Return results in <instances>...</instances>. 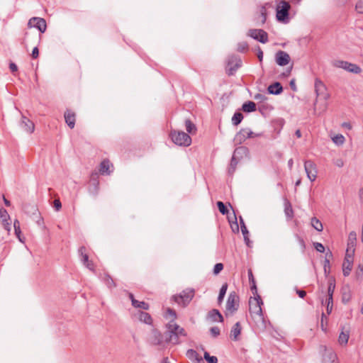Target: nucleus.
<instances>
[{
	"mask_svg": "<svg viewBox=\"0 0 363 363\" xmlns=\"http://www.w3.org/2000/svg\"><path fill=\"white\" fill-rule=\"evenodd\" d=\"M167 337H166V340L172 344H178L179 342V338L186 336L184 328L177 325L174 320L169 321L167 325Z\"/></svg>",
	"mask_w": 363,
	"mask_h": 363,
	"instance_id": "f257e3e1",
	"label": "nucleus"
},
{
	"mask_svg": "<svg viewBox=\"0 0 363 363\" xmlns=\"http://www.w3.org/2000/svg\"><path fill=\"white\" fill-rule=\"evenodd\" d=\"M331 64L336 68H340L353 74H360L362 71L359 65L342 60H334Z\"/></svg>",
	"mask_w": 363,
	"mask_h": 363,
	"instance_id": "f03ea898",
	"label": "nucleus"
},
{
	"mask_svg": "<svg viewBox=\"0 0 363 363\" xmlns=\"http://www.w3.org/2000/svg\"><path fill=\"white\" fill-rule=\"evenodd\" d=\"M240 298L235 291H232L229 294L228 297L226 306H225V315H231L234 314L239 308Z\"/></svg>",
	"mask_w": 363,
	"mask_h": 363,
	"instance_id": "7ed1b4c3",
	"label": "nucleus"
},
{
	"mask_svg": "<svg viewBox=\"0 0 363 363\" xmlns=\"http://www.w3.org/2000/svg\"><path fill=\"white\" fill-rule=\"evenodd\" d=\"M170 136L173 143L177 145L188 147L191 143V137L183 131H172Z\"/></svg>",
	"mask_w": 363,
	"mask_h": 363,
	"instance_id": "20e7f679",
	"label": "nucleus"
},
{
	"mask_svg": "<svg viewBox=\"0 0 363 363\" xmlns=\"http://www.w3.org/2000/svg\"><path fill=\"white\" fill-rule=\"evenodd\" d=\"M263 302L259 296L249 301V311L252 316H257L260 320L263 319L262 305Z\"/></svg>",
	"mask_w": 363,
	"mask_h": 363,
	"instance_id": "39448f33",
	"label": "nucleus"
},
{
	"mask_svg": "<svg viewBox=\"0 0 363 363\" xmlns=\"http://www.w3.org/2000/svg\"><path fill=\"white\" fill-rule=\"evenodd\" d=\"M291 9V6L289 2L286 1H281L277 6V18L279 21L283 23H288L289 11Z\"/></svg>",
	"mask_w": 363,
	"mask_h": 363,
	"instance_id": "423d86ee",
	"label": "nucleus"
},
{
	"mask_svg": "<svg viewBox=\"0 0 363 363\" xmlns=\"http://www.w3.org/2000/svg\"><path fill=\"white\" fill-rule=\"evenodd\" d=\"M194 296V289H186L183 291L181 294L173 296V298L179 305L186 306L191 301Z\"/></svg>",
	"mask_w": 363,
	"mask_h": 363,
	"instance_id": "0eeeda50",
	"label": "nucleus"
},
{
	"mask_svg": "<svg viewBox=\"0 0 363 363\" xmlns=\"http://www.w3.org/2000/svg\"><path fill=\"white\" fill-rule=\"evenodd\" d=\"M354 252V250H350L349 247L347 249L345 257L342 264V272L345 277H347L352 270Z\"/></svg>",
	"mask_w": 363,
	"mask_h": 363,
	"instance_id": "6e6552de",
	"label": "nucleus"
},
{
	"mask_svg": "<svg viewBox=\"0 0 363 363\" xmlns=\"http://www.w3.org/2000/svg\"><path fill=\"white\" fill-rule=\"evenodd\" d=\"M304 169L307 174V177L311 182H314L317 178V167L311 160H306L304 162Z\"/></svg>",
	"mask_w": 363,
	"mask_h": 363,
	"instance_id": "1a4fd4ad",
	"label": "nucleus"
},
{
	"mask_svg": "<svg viewBox=\"0 0 363 363\" xmlns=\"http://www.w3.org/2000/svg\"><path fill=\"white\" fill-rule=\"evenodd\" d=\"M315 91L316 94L317 98H321L326 101L329 99V94L326 91V86L318 79H316L315 81Z\"/></svg>",
	"mask_w": 363,
	"mask_h": 363,
	"instance_id": "9d476101",
	"label": "nucleus"
},
{
	"mask_svg": "<svg viewBox=\"0 0 363 363\" xmlns=\"http://www.w3.org/2000/svg\"><path fill=\"white\" fill-rule=\"evenodd\" d=\"M249 35L250 37L262 43H266L268 42V34L262 29H251L249 31Z\"/></svg>",
	"mask_w": 363,
	"mask_h": 363,
	"instance_id": "9b49d317",
	"label": "nucleus"
},
{
	"mask_svg": "<svg viewBox=\"0 0 363 363\" xmlns=\"http://www.w3.org/2000/svg\"><path fill=\"white\" fill-rule=\"evenodd\" d=\"M28 25L29 27H35L38 28L40 33H44L47 28L46 21L45 19L38 17H33L30 18Z\"/></svg>",
	"mask_w": 363,
	"mask_h": 363,
	"instance_id": "f8f14e48",
	"label": "nucleus"
},
{
	"mask_svg": "<svg viewBox=\"0 0 363 363\" xmlns=\"http://www.w3.org/2000/svg\"><path fill=\"white\" fill-rule=\"evenodd\" d=\"M275 60L279 66H285L289 63L291 57L287 52L279 50L275 55Z\"/></svg>",
	"mask_w": 363,
	"mask_h": 363,
	"instance_id": "ddd939ff",
	"label": "nucleus"
},
{
	"mask_svg": "<svg viewBox=\"0 0 363 363\" xmlns=\"http://www.w3.org/2000/svg\"><path fill=\"white\" fill-rule=\"evenodd\" d=\"M21 128L28 133H32L35 130L34 123L26 116H22L20 122Z\"/></svg>",
	"mask_w": 363,
	"mask_h": 363,
	"instance_id": "4468645a",
	"label": "nucleus"
},
{
	"mask_svg": "<svg viewBox=\"0 0 363 363\" xmlns=\"http://www.w3.org/2000/svg\"><path fill=\"white\" fill-rule=\"evenodd\" d=\"M336 353L333 350H325L323 363H338Z\"/></svg>",
	"mask_w": 363,
	"mask_h": 363,
	"instance_id": "2eb2a0df",
	"label": "nucleus"
},
{
	"mask_svg": "<svg viewBox=\"0 0 363 363\" xmlns=\"http://www.w3.org/2000/svg\"><path fill=\"white\" fill-rule=\"evenodd\" d=\"M235 63L234 66L230 67L228 69V74L231 75L241 67L242 61L240 58L237 57H232L228 60V66H230L232 64Z\"/></svg>",
	"mask_w": 363,
	"mask_h": 363,
	"instance_id": "dca6fc26",
	"label": "nucleus"
},
{
	"mask_svg": "<svg viewBox=\"0 0 363 363\" xmlns=\"http://www.w3.org/2000/svg\"><path fill=\"white\" fill-rule=\"evenodd\" d=\"M95 176H97L96 173L92 174L91 181L89 189V193L94 196L97 195L99 190V182L97 179L94 178Z\"/></svg>",
	"mask_w": 363,
	"mask_h": 363,
	"instance_id": "f3484780",
	"label": "nucleus"
},
{
	"mask_svg": "<svg viewBox=\"0 0 363 363\" xmlns=\"http://www.w3.org/2000/svg\"><path fill=\"white\" fill-rule=\"evenodd\" d=\"M111 168H113L112 164L108 160H103L100 164L99 172L101 174H110L112 172Z\"/></svg>",
	"mask_w": 363,
	"mask_h": 363,
	"instance_id": "a211bd4d",
	"label": "nucleus"
},
{
	"mask_svg": "<svg viewBox=\"0 0 363 363\" xmlns=\"http://www.w3.org/2000/svg\"><path fill=\"white\" fill-rule=\"evenodd\" d=\"M267 91L270 94L278 95L283 91V87L279 82H274L268 86Z\"/></svg>",
	"mask_w": 363,
	"mask_h": 363,
	"instance_id": "6ab92c4d",
	"label": "nucleus"
},
{
	"mask_svg": "<svg viewBox=\"0 0 363 363\" xmlns=\"http://www.w3.org/2000/svg\"><path fill=\"white\" fill-rule=\"evenodd\" d=\"M65 119L67 125L70 128H74L75 125V114L71 111L67 110L65 113Z\"/></svg>",
	"mask_w": 363,
	"mask_h": 363,
	"instance_id": "aec40b11",
	"label": "nucleus"
},
{
	"mask_svg": "<svg viewBox=\"0 0 363 363\" xmlns=\"http://www.w3.org/2000/svg\"><path fill=\"white\" fill-rule=\"evenodd\" d=\"M241 330H242V327H241L240 323L239 322H237L233 325V327L232 328L231 331H230V337L233 340L236 341L238 340V336L241 333Z\"/></svg>",
	"mask_w": 363,
	"mask_h": 363,
	"instance_id": "412c9836",
	"label": "nucleus"
},
{
	"mask_svg": "<svg viewBox=\"0 0 363 363\" xmlns=\"http://www.w3.org/2000/svg\"><path fill=\"white\" fill-rule=\"evenodd\" d=\"M248 128H242L235 135V140L240 144L247 139Z\"/></svg>",
	"mask_w": 363,
	"mask_h": 363,
	"instance_id": "4be33fe9",
	"label": "nucleus"
},
{
	"mask_svg": "<svg viewBox=\"0 0 363 363\" xmlns=\"http://www.w3.org/2000/svg\"><path fill=\"white\" fill-rule=\"evenodd\" d=\"M0 216L2 221V225H4V228L7 231H10V224L9 223V216L6 210H1L0 211Z\"/></svg>",
	"mask_w": 363,
	"mask_h": 363,
	"instance_id": "5701e85b",
	"label": "nucleus"
},
{
	"mask_svg": "<svg viewBox=\"0 0 363 363\" xmlns=\"http://www.w3.org/2000/svg\"><path fill=\"white\" fill-rule=\"evenodd\" d=\"M242 109L246 113L253 112L256 110V104L255 102L249 101L242 104Z\"/></svg>",
	"mask_w": 363,
	"mask_h": 363,
	"instance_id": "b1692460",
	"label": "nucleus"
},
{
	"mask_svg": "<svg viewBox=\"0 0 363 363\" xmlns=\"http://www.w3.org/2000/svg\"><path fill=\"white\" fill-rule=\"evenodd\" d=\"M284 213L286 216L289 219H291L294 216V211L291 204L287 200L284 202Z\"/></svg>",
	"mask_w": 363,
	"mask_h": 363,
	"instance_id": "393cba45",
	"label": "nucleus"
},
{
	"mask_svg": "<svg viewBox=\"0 0 363 363\" xmlns=\"http://www.w3.org/2000/svg\"><path fill=\"white\" fill-rule=\"evenodd\" d=\"M335 280L333 278H330L328 280V294L329 301H333V295L335 291Z\"/></svg>",
	"mask_w": 363,
	"mask_h": 363,
	"instance_id": "a878e982",
	"label": "nucleus"
},
{
	"mask_svg": "<svg viewBox=\"0 0 363 363\" xmlns=\"http://www.w3.org/2000/svg\"><path fill=\"white\" fill-rule=\"evenodd\" d=\"M350 337L349 331H342L338 337V342L342 345H346Z\"/></svg>",
	"mask_w": 363,
	"mask_h": 363,
	"instance_id": "bb28decb",
	"label": "nucleus"
},
{
	"mask_svg": "<svg viewBox=\"0 0 363 363\" xmlns=\"http://www.w3.org/2000/svg\"><path fill=\"white\" fill-rule=\"evenodd\" d=\"M333 142L340 146L342 145L345 142V138L342 134H337L331 138Z\"/></svg>",
	"mask_w": 363,
	"mask_h": 363,
	"instance_id": "cd10ccee",
	"label": "nucleus"
},
{
	"mask_svg": "<svg viewBox=\"0 0 363 363\" xmlns=\"http://www.w3.org/2000/svg\"><path fill=\"white\" fill-rule=\"evenodd\" d=\"M210 316L213 321H218V320L219 322L223 321V318L222 315L216 309H213V311H211Z\"/></svg>",
	"mask_w": 363,
	"mask_h": 363,
	"instance_id": "c85d7f7f",
	"label": "nucleus"
},
{
	"mask_svg": "<svg viewBox=\"0 0 363 363\" xmlns=\"http://www.w3.org/2000/svg\"><path fill=\"white\" fill-rule=\"evenodd\" d=\"M139 319L140 321L146 324H151L152 323V318L150 315L146 312H140L139 315Z\"/></svg>",
	"mask_w": 363,
	"mask_h": 363,
	"instance_id": "c756f323",
	"label": "nucleus"
},
{
	"mask_svg": "<svg viewBox=\"0 0 363 363\" xmlns=\"http://www.w3.org/2000/svg\"><path fill=\"white\" fill-rule=\"evenodd\" d=\"M227 289H228V284H227V283H225L224 284H223V286H221V288L220 289L219 295L218 297V304H220L223 302L224 296L226 294Z\"/></svg>",
	"mask_w": 363,
	"mask_h": 363,
	"instance_id": "7c9ffc66",
	"label": "nucleus"
},
{
	"mask_svg": "<svg viewBox=\"0 0 363 363\" xmlns=\"http://www.w3.org/2000/svg\"><path fill=\"white\" fill-rule=\"evenodd\" d=\"M185 128L186 131L190 134L196 133V125L189 119L185 121Z\"/></svg>",
	"mask_w": 363,
	"mask_h": 363,
	"instance_id": "2f4dec72",
	"label": "nucleus"
},
{
	"mask_svg": "<svg viewBox=\"0 0 363 363\" xmlns=\"http://www.w3.org/2000/svg\"><path fill=\"white\" fill-rule=\"evenodd\" d=\"M311 225L318 231L320 232L323 230L322 223L315 217L311 218Z\"/></svg>",
	"mask_w": 363,
	"mask_h": 363,
	"instance_id": "473e14b6",
	"label": "nucleus"
},
{
	"mask_svg": "<svg viewBox=\"0 0 363 363\" xmlns=\"http://www.w3.org/2000/svg\"><path fill=\"white\" fill-rule=\"evenodd\" d=\"M242 119H243L242 114L240 112H236V113H235V114L233 115V116L232 118V123L234 125H238L241 123Z\"/></svg>",
	"mask_w": 363,
	"mask_h": 363,
	"instance_id": "72a5a7b5",
	"label": "nucleus"
},
{
	"mask_svg": "<svg viewBox=\"0 0 363 363\" xmlns=\"http://www.w3.org/2000/svg\"><path fill=\"white\" fill-rule=\"evenodd\" d=\"M135 308H143L144 310H147L149 308V305L144 301H139L138 300H133V304Z\"/></svg>",
	"mask_w": 363,
	"mask_h": 363,
	"instance_id": "f704fd0d",
	"label": "nucleus"
},
{
	"mask_svg": "<svg viewBox=\"0 0 363 363\" xmlns=\"http://www.w3.org/2000/svg\"><path fill=\"white\" fill-rule=\"evenodd\" d=\"M79 253L80 254L81 257H82V262H83V264H86V262H88L89 261V256L86 253V248L85 247H81L79 250Z\"/></svg>",
	"mask_w": 363,
	"mask_h": 363,
	"instance_id": "c9c22d12",
	"label": "nucleus"
},
{
	"mask_svg": "<svg viewBox=\"0 0 363 363\" xmlns=\"http://www.w3.org/2000/svg\"><path fill=\"white\" fill-rule=\"evenodd\" d=\"M235 152H236V150L235 151L234 154H235ZM237 164H238V161L235 157V155H233V156L231 159V161H230L229 169H228V172L230 174L234 173V172L235 171Z\"/></svg>",
	"mask_w": 363,
	"mask_h": 363,
	"instance_id": "e433bc0d",
	"label": "nucleus"
},
{
	"mask_svg": "<svg viewBox=\"0 0 363 363\" xmlns=\"http://www.w3.org/2000/svg\"><path fill=\"white\" fill-rule=\"evenodd\" d=\"M203 357L208 363H218V358L216 356H211L208 352H205Z\"/></svg>",
	"mask_w": 363,
	"mask_h": 363,
	"instance_id": "4c0bfd02",
	"label": "nucleus"
},
{
	"mask_svg": "<svg viewBox=\"0 0 363 363\" xmlns=\"http://www.w3.org/2000/svg\"><path fill=\"white\" fill-rule=\"evenodd\" d=\"M187 356L190 359H195L197 361L201 360V357H199V354L196 351L194 350H189L186 353Z\"/></svg>",
	"mask_w": 363,
	"mask_h": 363,
	"instance_id": "58836bf2",
	"label": "nucleus"
},
{
	"mask_svg": "<svg viewBox=\"0 0 363 363\" xmlns=\"http://www.w3.org/2000/svg\"><path fill=\"white\" fill-rule=\"evenodd\" d=\"M104 280L106 283V284L108 286V287H114L116 286V284L114 283V281L113 280V279L108 274H106L104 278Z\"/></svg>",
	"mask_w": 363,
	"mask_h": 363,
	"instance_id": "ea45409f",
	"label": "nucleus"
},
{
	"mask_svg": "<svg viewBox=\"0 0 363 363\" xmlns=\"http://www.w3.org/2000/svg\"><path fill=\"white\" fill-rule=\"evenodd\" d=\"M217 206L218 208L219 211L222 214L225 215L228 213L227 208L225 207V204L222 201H218Z\"/></svg>",
	"mask_w": 363,
	"mask_h": 363,
	"instance_id": "a19ab883",
	"label": "nucleus"
},
{
	"mask_svg": "<svg viewBox=\"0 0 363 363\" xmlns=\"http://www.w3.org/2000/svg\"><path fill=\"white\" fill-rule=\"evenodd\" d=\"M223 269V264L222 263H217L213 268L214 274H218Z\"/></svg>",
	"mask_w": 363,
	"mask_h": 363,
	"instance_id": "79ce46f5",
	"label": "nucleus"
},
{
	"mask_svg": "<svg viewBox=\"0 0 363 363\" xmlns=\"http://www.w3.org/2000/svg\"><path fill=\"white\" fill-rule=\"evenodd\" d=\"M355 9L359 13H363V0H359L357 2Z\"/></svg>",
	"mask_w": 363,
	"mask_h": 363,
	"instance_id": "37998d69",
	"label": "nucleus"
},
{
	"mask_svg": "<svg viewBox=\"0 0 363 363\" xmlns=\"http://www.w3.org/2000/svg\"><path fill=\"white\" fill-rule=\"evenodd\" d=\"M240 228L242 235L249 234L247 227L243 221L242 217H240Z\"/></svg>",
	"mask_w": 363,
	"mask_h": 363,
	"instance_id": "c03bdc74",
	"label": "nucleus"
},
{
	"mask_svg": "<svg viewBox=\"0 0 363 363\" xmlns=\"http://www.w3.org/2000/svg\"><path fill=\"white\" fill-rule=\"evenodd\" d=\"M313 246L318 252H323L325 251V247L320 242H314Z\"/></svg>",
	"mask_w": 363,
	"mask_h": 363,
	"instance_id": "a18cd8bd",
	"label": "nucleus"
},
{
	"mask_svg": "<svg viewBox=\"0 0 363 363\" xmlns=\"http://www.w3.org/2000/svg\"><path fill=\"white\" fill-rule=\"evenodd\" d=\"M210 332L211 335L215 337L220 335V329L218 327H212L210 329Z\"/></svg>",
	"mask_w": 363,
	"mask_h": 363,
	"instance_id": "49530a36",
	"label": "nucleus"
},
{
	"mask_svg": "<svg viewBox=\"0 0 363 363\" xmlns=\"http://www.w3.org/2000/svg\"><path fill=\"white\" fill-rule=\"evenodd\" d=\"M261 135H262L261 133H254L250 128H248L247 138H256V137H259Z\"/></svg>",
	"mask_w": 363,
	"mask_h": 363,
	"instance_id": "de8ad7c7",
	"label": "nucleus"
},
{
	"mask_svg": "<svg viewBox=\"0 0 363 363\" xmlns=\"http://www.w3.org/2000/svg\"><path fill=\"white\" fill-rule=\"evenodd\" d=\"M334 164L338 167H342L344 166V161L341 158H338L333 162Z\"/></svg>",
	"mask_w": 363,
	"mask_h": 363,
	"instance_id": "09e8293b",
	"label": "nucleus"
},
{
	"mask_svg": "<svg viewBox=\"0 0 363 363\" xmlns=\"http://www.w3.org/2000/svg\"><path fill=\"white\" fill-rule=\"evenodd\" d=\"M255 99L256 100H258V101H264L267 99V97L263 95V94H257L255 96Z\"/></svg>",
	"mask_w": 363,
	"mask_h": 363,
	"instance_id": "8fccbe9b",
	"label": "nucleus"
},
{
	"mask_svg": "<svg viewBox=\"0 0 363 363\" xmlns=\"http://www.w3.org/2000/svg\"><path fill=\"white\" fill-rule=\"evenodd\" d=\"M54 206H55L56 211H59L61 208L62 204L59 199H55L54 201Z\"/></svg>",
	"mask_w": 363,
	"mask_h": 363,
	"instance_id": "3c124183",
	"label": "nucleus"
},
{
	"mask_svg": "<svg viewBox=\"0 0 363 363\" xmlns=\"http://www.w3.org/2000/svg\"><path fill=\"white\" fill-rule=\"evenodd\" d=\"M39 55V50L37 47H35L32 51V57L36 59Z\"/></svg>",
	"mask_w": 363,
	"mask_h": 363,
	"instance_id": "603ef678",
	"label": "nucleus"
},
{
	"mask_svg": "<svg viewBox=\"0 0 363 363\" xmlns=\"http://www.w3.org/2000/svg\"><path fill=\"white\" fill-rule=\"evenodd\" d=\"M327 301V312L328 313H330L333 308V301L331 302L329 299H328Z\"/></svg>",
	"mask_w": 363,
	"mask_h": 363,
	"instance_id": "864d4df0",
	"label": "nucleus"
},
{
	"mask_svg": "<svg viewBox=\"0 0 363 363\" xmlns=\"http://www.w3.org/2000/svg\"><path fill=\"white\" fill-rule=\"evenodd\" d=\"M14 230H15V234L16 235V236L18 237V240L21 241V242H23V240L21 239V228H14Z\"/></svg>",
	"mask_w": 363,
	"mask_h": 363,
	"instance_id": "5fc2aeb1",
	"label": "nucleus"
},
{
	"mask_svg": "<svg viewBox=\"0 0 363 363\" xmlns=\"http://www.w3.org/2000/svg\"><path fill=\"white\" fill-rule=\"evenodd\" d=\"M9 68L12 72H15L18 70L17 65L13 62L10 63Z\"/></svg>",
	"mask_w": 363,
	"mask_h": 363,
	"instance_id": "6e6d98bb",
	"label": "nucleus"
},
{
	"mask_svg": "<svg viewBox=\"0 0 363 363\" xmlns=\"http://www.w3.org/2000/svg\"><path fill=\"white\" fill-rule=\"evenodd\" d=\"M167 313L170 315L171 318L174 319L176 318V313L172 309L168 308L167 310Z\"/></svg>",
	"mask_w": 363,
	"mask_h": 363,
	"instance_id": "4d7b16f0",
	"label": "nucleus"
},
{
	"mask_svg": "<svg viewBox=\"0 0 363 363\" xmlns=\"http://www.w3.org/2000/svg\"><path fill=\"white\" fill-rule=\"evenodd\" d=\"M296 293H297V294L298 295V296L300 298H304L305 296L306 295V291H303V290H298V289H297L296 290Z\"/></svg>",
	"mask_w": 363,
	"mask_h": 363,
	"instance_id": "13d9d810",
	"label": "nucleus"
},
{
	"mask_svg": "<svg viewBox=\"0 0 363 363\" xmlns=\"http://www.w3.org/2000/svg\"><path fill=\"white\" fill-rule=\"evenodd\" d=\"M86 267L89 269L90 270H94V264L91 261H88L86 264H84Z\"/></svg>",
	"mask_w": 363,
	"mask_h": 363,
	"instance_id": "bf43d9fd",
	"label": "nucleus"
},
{
	"mask_svg": "<svg viewBox=\"0 0 363 363\" xmlns=\"http://www.w3.org/2000/svg\"><path fill=\"white\" fill-rule=\"evenodd\" d=\"M257 57L259 60L261 62L263 59V52L261 49H259L258 53H257Z\"/></svg>",
	"mask_w": 363,
	"mask_h": 363,
	"instance_id": "052dcab7",
	"label": "nucleus"
},
{
	"mask_svg": "<svg viewBox=\"0 0 363 363\" xmlns=\"http://www.w3.org/2000/svg\"><path fill=\"white\" fill-rule=\"evenodd\" d=\"M332 257V252H326V255H325V264H328L329 263V257Z\"/></svg>",
	"mask_w": 363,
	"mask_h": 363,
	"instance_id": "680f3d73",
	"label": "nucleus"
},
{
	"mask_svg": "<svg viewBox=\"0 0 363 363\" xmlns=\"http://www.w3.org/2000/svg\"><path fill=\"white\" fill-rule=\"evenodd\" d=\"M290 86H291V88L294 91H296V84H295L294 80H291V81L290 82Z\"/></svg>",
	"mask_w": 363,
	"mask_h": 363,
	"instance_id": "e2e57ef3",
	"label": "nucleus"
},
{
	"mask_svg": "<svg viewBox=\"0 0 363 363\" xmlns=\"http://www.w3.org/2000/svg\"><path fill=\"white\" fill-rule=\"evenodd\" d=\"M13 227L14 228H20V223L18 220H15L13 222Z\"/></svg>",
	"mask_w": 363,
	"mask_h": 363,
	"instance_id": "0e129e2a",
	"label": "nucleus"
},
{
	"mask_svg": "<svg viewBox=\"0 0 363 363\" xmlns=\"http://www.w3.org/2000/svg\"><path fill=\"white\" fill-rule=\"evenodd\" d=\"M342 127H345L346 128H348V129H351L352 128V125L349 123H342Z\"/></svg>",
	"mask_w": 363,
	"mask_h": 363,
	"instance_id": "69168bd1",
	"label": "nucleus"
},
{
	"mask_svg": "<svg viewBox=\"0 0 363 363\" xmlns=\"http://www.w3.org/2000/svg\"><path fill=\"white\" fill-rule=\"evenodd\" d=\"M243 236H244V239H245V241L246 244L247 245H249L250 240H249V238H248V234L243 235Z\"/></svg>",
	"mask_w": 363,
	"mask_h": 363,
	"instance_id": "338daca9",
	"label": "nucleus"
},
{
	"mask_svg": "<svg viewBox=\"0 0 363 363\" xmlns=\"http://www.w3.org/2000/svg\"><path fill=\"white\" fill-rule=\"evenodd\" d=\"M246 48H247V45H243L242 46L239 47L238 50L240 52H244L246 50Z\"/></svg>",
	"mask_w": 363,
	"mask_h": 363,
	"instance_id": "774afa93",
	"label": "nucleus"
}]
</instances>
